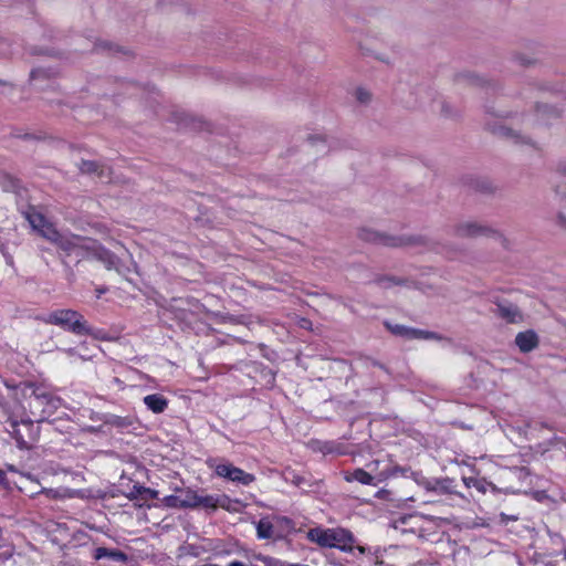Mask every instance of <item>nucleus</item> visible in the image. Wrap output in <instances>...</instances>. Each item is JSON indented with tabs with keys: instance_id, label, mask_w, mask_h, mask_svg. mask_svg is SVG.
<instances>
[{
	"instance_id": "obj_27",
	"label": "nucleus",
	"mask_w": 566,
	"mask_h": 566,
	"mask_svg": "<svg viewBox=\"0 0 566 566\" xmlns=\"http://www.w3.org/2000/svg\"><path fill=\"white\" fill-rule=\"evenodd\" d=\"M42 493H44L46 496L52 497V499L62 496L61 492L59 490H54V489H44L42 491Z\"/></svg>"
},
{
	"instance_id": "obj_8",
	"label": "nucleus",
	"mask_w": 566,
	"mask_h": 566,
	"mask_svg": "<svg viewBox=\"0 0 566 566\" xmlns=\"http://www.w3.org/2000/svg\"><path fill=\"white\" fill-rule=\"evenodd\" d=\"M566 112V97L562 108L555 107V105H537L535 114L523 116L522 122L526 125H534L538 123H545L551 117H556Z\"/></svg>"
},
{
	"instance_id": "obj_21",
	"label": "nucleus",
	"mask_w": 566,
	"mask_h": 566,
	"mask_svg": "<svg viewBox=\"0 0 566 566\" xmlns=\"http://www.w3.org/2000/svg\"><path fill=\"white\" fill-rule=\"evenodd\" d=\"M35 400L41 405L45 403L51 406L52 408H57V406L60 405V399L49 394H36Z\"/></svg>"
},
{
	"instance_id": "obj_13",
	"label": "nucleus",
	"mask_w": 566,
	"mask_h": 566,
	"mask_svg": "<svg viewBox=\"0 0 566 566\" xmlns=\"http://www.w3.org/2000/svg\"><path fill=\"white\" fill-rule=\"evenodd\" d=\"M496 314L511 324L523 322V314L518 307L509 302L499 303L496 305Z\"/></svg>"
},
{
	"instance_id": "obj_5",
	"label": "nucleus",
	"mask_w": 566,
	"mask_h": 566,
	"mask_svg": "<svg viewBox=\"0 0 566 566\" xmlns=\"http://www.w3.org/2000/svg\"><path fill=\"white\" fill-rule=\"evenodd\" d=\"M433 523H436L434 518H428L420 514H410L395 520L392 526L400 533H413L419 537H424V532L428 530L426 525Z\"/></svg>"
},
{
	"instance_id": "obj_32",
	"label": "nucleus",
	"mask_w": 566,
	"mask_h": 566,
	"mask_svg": "<svg viewBox=\"0 0 566 566\" xmlns=\"http://www.w3.org/2000/svg\"><path fill=\"white\" fill-rule=\"evenodd\" d=\"M8 470L11 471V472H15V468L12 464L8 465Z\"/></svg>"
},
{
	"instance_id": "obj_7",
	"label": "nucleus",
	"mask_w": 566,
	"mask_h": 566,
	"mask_svg": "<svg viewBox=\"0 0 566 566\" xmlns=\"http://www.w3.org/2000/svg\"><path fill=\"white\" fill-rule=\"evenodd\" d=\"M9 432L21 449L29 448L30 442L36 438L33 421L30 419L22 420L20 423L12 422Z\"/></svg>"
},
{
	"instance_id": "obj_31",
	"label": "nucleus",
	"mask_w": 566,
	"mask_h": 566,
	"mask_svg": "<svg viewBox=\"0 0 566 566\" xmlns=\"http://www.w3.org/2000/svg\"><path fill=\"white\" fill-rule=\"evenodd\" d=\"M229 566H244V565L240 562H231Z\"/></svg>"
},
{
	"instance_id": "obj_18",
	"label": "nucleus",
	"mask_w": 566,
	"mask_h": 566,
	"mask_svg": "<svg viewBox=\"0 0 566 566\" xmlns=\"http://www.w3.org/2000/svg\"><path fill=\"white\" fill-rule=\"evenodd\" d=\"M182 509H196L198 492L187 489L182 491L180 494Z\"/></svg>"
},
{
	"instance_id": "obj_19",
	"label": "nucleus",
	"mask_w": 566,
	"mask_h": 566,
	"mask_svg": "<svg viewBox=\"0 0 566 566\" xmlns=\"http://www.w3.org/2000/svg\"><path fill=\"white\" fill-rule=\"evenodd\" d=\"M256 532L260 538H271L273 536V525L269 520L262 518L256 525Z\"/></svg>"
},
{
	"instance_id": "obj_29",
	"label": "nucleus",
	"mask_w": 566,
	"mask_h": 566,
	"mask_svg": "<svg viewBox=\"0 0 566 566\" xmlns=\"http://www.w3.org/2000/svg\"><path fill=\"white\" fill-rule=\"evenodd\" d=\"M464 483L468 486H475V488H478V482L474 479H472V478L464 479Z\"/></svg>"
},
{
	"instance_id": "obj_11",
	"label": "nucleus",
	"mask_w": 566,
	"mask_h": 566,
	"mask_svg": "<svg viewBox=\"0 0 566 566\" xmlns=\"http://www.w3.org/2000/svg\"><path fill=\"white\" fill-rule=\"evenodd\" d=\"M24 218L28 220L33 230L38 231L43 238H45V231L49 229H55L45 217L40 213L34 207H29L24 212Z\"/></svg>"
},
{
	"instance_id": "obj_24",
	"label": "nucleus",
	"mask_w": 566,
	"mask_h": 566,
	"mask_svg": "<svg viewBox=\"0 0 566 566\" xmlns=\"http://www.w3.org/2000/svg\"><path fill=\"white\" fill-rule=\"evenodd\" d=\"M140 491H142V495H143V501H147L149 499H155L158 495L157 491L151 490L149 488L143 486V488H140Z\"/></svg>"
},
{
	"instance_id": "obj_12",
	"label": "nucleus",
	"mask_w": 566,
	"mask_h": 566,
	"mask_svg": "<svg viewBox=\"0 0 566 566\" xmlns=\"http://www.w3.org/2000/svg\"><path fill=\"white\" fill-rule=\"evenodd\" d=\"M391 332L395 335L402 336L410 339H440L441 337L437 336L434 333L409 328L403 325H395L390 327Z\"/></svg>"
},
{
	"instance_id": "obj_6",
	"label": "nucleus",
	"mask_w": 566,
	"mask_h": 566,
	"mask_svg": "<svg viewBox=\"0 0 566 566\" xmlns=\"http://www.w3.org/2000/svg\"><path fill=\"white\" fill-rule=\"evenodd\" d=\"M454 233L460 238L494 237L499 234V232L490 226L474 220L458 223L454 228Z\"/></svg>"
},
{
	"instance_id": "obj_17",
	"label": "nucleus",
	"mask_w": 566,
	"mask_h": 566,
	"mask_svg": "<svg viewBox=\"0 0 566 566\" xmlns=\"http://www.w3.org/2000/svg\"><path fill=\"white\" fill-rule=\"evenodd\" d=\"M94 557H95V559H102V558H105V557H109V558H113V559L118 560V562H125L126 560V555L124 553H122L119 551H109V549H107L105 547L96 548Z\"/></svg>"
},
{
	"instance_id": "obj_28",
	"label": "nucleus",
	"mask_w": 566,
	"mask_h": 566,
	"mask_svg": "<svg viewBox=\"0 0 566 566\" xmlns=\"http://www.w3.org/2000/svg\"><path fill=\"white\" fill-rule=\"evenodd\" d=\"M556 223L566 230V214L564 212H558L556 216Z\"/></svg>"
},
{
	"instance_id": "obj_15",
	"label": "nucleus",
	"mask_w": 566,
	"mask_h": 566,
	"mask_svg": "<svg viewBox=\"0 0 566 566\" xmlns=\"http://www.w3.org/2000/svg\"><path fill=\"white\" fill-rule=\"evenodd\" d=\"M143 401L147 409L154 413H161L168 407V400L159 394L147 395L144 397Z\"/></svg>"
},
{
	"instance_id": "obj_10",
	"label": "nucleus",
	"mask_w": 566,
	"mask_h": 566,
	"mask_svg": "<svg viewBox=\"0 0 566 566\" xmlns=\"http://www.w3.org/2000/svg\"><path fill=\"white\" fill-rule=\"evenodd\" d=\"M232 505V500L226 495H212V494H199L196 507H203L209 510H216L218 507L230 510Z\"/></svg>"
},
{
	"instance_id": "obj_25",
	"label": "nucleus",
	"mask_w": 566,
	"mask_h": 566,
	"mask_svg": "<svg viewBox=\"0 0 566 566\" xmlns=\"http://www.w3.org/2000/svg\"><path fill=\"white\" fill-rule=\"evenodd\" d=\"M500 134H503V135H506V136H512L513 138H516V139H522V143H525L527 144L530 142L528 138H525V137H522L521 135H517L513 132V129L511 128H501L500 130Z\"/></svg>"
},
{
	"instance_id": "obj_16",
	"label": "nucleus",
	"mask_w": 566,
	"mask_h": 566,
	"mask_svg": "<svg viewBox=\"0 0 566 566\" xmlns=\"http://www.w3.org/2000/svg\"><path fill=\"white\" fill-rule=\"evenodd\" d=\"M346 481H357L365 485L374 484V478L370 473L366 472L363 469H356L353 473L345 476Z\"/></svg>"
},
{
	"instance_id": "obj_3",
	"label": "nucleus",
	"mask_w": 566,
	"mask_h": 566,
	"mask_svg": "<svg viewBox=\"0 0 566 566\" xmlns=\"http://www.w3.org/2000/svg\"><path fill=\"white\" fill-rule=\"evenodd\" d=\"M44 323L56 325L64 331L76 335L90 334L91 328L87 326L83 315L74 310H56L49 313L44 318Z\"/></svg>"
},
{
	"instance_id": "obj_33",
	"label": "nucleus",
	"mask_w": 566,
	"mask_h": 566,
	"mask_svg": "<svg viewBox=\"0 0 566 566\" xmlns=\"http://www.w3.org/2000/svg\"><path fill=\"white\" fill-rule=\"evenodd\" d=\"M97 292H98V296H99V295H101L102 293H104L105 291H104V290H97Z\"/></svg>"
},
{
	"instance_id": "obj_1",
	"label": "nucleus",
	"mask_w": 566,
	"mask_h": 566,
	"mask_svg": "<svg viewBox=\"0 0 566 566\" xmlns=\"http://www.w3.org/2000/svg\"><path fill=\"white\" fill-rule=\"evenodd\" d=\"M45 239L69 254L74 253L77 256H85L86 253L92 254L103 262L106 269L115 270L120 274L125 272L118 258L105 248L96 245L95 241L71 233H61L56 229L46 230Z\"/></svg>"
},
{
	"instance_id": "obj_30",
	"label": "nucleus",
	"mask_w": 566,
	"mask_h": 566,
	"mask_svg": "<svg viewBox=\"0 0 566 566\" xmlns=\"http://www.w3.org/2000/svg\"><path fill=\"white\" fill-rule=\"evenodd\" d=\"M64 353L67 354L69 356H75L76 354L74 348L64 349Z\"/></svg>"
},
{
	"instance_id": "obj_14",
	"label": "nucleus",
	"mask_w": 566,
	"mask_h": 566,
	"mask_svg": "<svg viewBox=\"0 0 566 566\" xmlns=\"http://www.w3.org/2000/svg\"><path fill=\"white\" fill-rule=\"evenodd\" d=\"M537 334L532 331L521 332L515 336V344L522 353H530L538 346Z\"/></svg>"
},
{
	"instance_id": "obj_4",
	"label": "nucleus",
	"mask_w": 566,
	"mask_h": 566,
	"mask_svg": "<svg viewBox=\"0 0 566 566\" xmlns=\"http://www.w3.org/2000/svg\"><path fill=\"white\" fill-rule=\"evenodd\" d=\"M207 465L217 476L233 483L249 485L255 480L253 474L243 471L227 460L208 459Z\"/></svg>"
},
{
	"instance_id": "obj_23",
	"label": "nucleus",
	"mask_w": 566,
	"mask_h": 566,
	"mask_svg": "<svg viewBox=\"0 0 566 566\" xmlns=\"http://www.w3.org/2000/svg\"><path fill=\"white\" fill-rule=\"evenodd\" d=\"M164 502L169 507L182 509L179 495H168L164 499Z\"/></svg>"
},
{
	"instance_id": "obj_2",
	"label": "nucleus",
	"mask_w": 566,
	"mask_h": 566,
	"mask_svg": "<svg viewBox=\"0 0 566 566\" xmlns=\"http://www.w3.org/2000/svg\"><path fill=\"white\" fill-rule=\"evenodd\" d=\"M306 537L323 548H337L345 553H350L354 548H357L360 554L366 552L364 546L355 547L354 535L348 530L342 527L324 528L318 526L310 528Z\"/></svg>"
},
{
	"instance_id": "obj_26",
	"label": "nucleus",
	"mask_w": 566,
	"mask_h": 566,
	"mask_svg": "<svg viewBox=\"0 0 566 566\" xmlns=\"http://www.w3.org/2000/svg\"><path fill=\"white\" fill-rule=\"evenodd\" d=\"M140 488H143V486L142 485H134L133 489L129 492L128 497L130 500H143Z\"/></svg>"
},
{
	"instance_id": "obj_9",
	"label": "nucleus",
	"mask_w": 566,
	"mask_h": 566,
	"mask_svg": "<svg viewBox=\"0 0 566 566\" xmlns=\"http://www.w3.org/2000/svg\"><path fill=\"white\" fill-rule=\"evenodd\" d=\"M360 238L369 242H376L388 247H402L411 243L409 238L390 237L368 229L361 230Z\"/></svg>"
},
{
	"instance_id": "obj_22",
	"label": "nucleus",
	"mask_w": 566,
	"mask_h": 566,
	"mask_svg": "<svg viewBox=\"0 0 566 566\" xmlns=\"http://www.w3.org/2000/svg\"><path fill=\"white\" fill-rule=\"evenodd\" d=\"M355 97L356 99L361 103V104H367L370 102L371 99V94L368 90L364 88V87H358L356 91H355Z\"/></svg>"
},
{
	"instance_id": "obj_20",
	"label": "nucleus",
	"mask_w": 566,
	"mask_h": 566,
	"mask_svg": "<svg viewBox=\"0 0 566 566\" xmlns=\"http://www.w3.org/2000/svg\"><path fill=\"white\" fill-rule=\"evenodd\" d=\"M80 169H81V171L86 172V174H95L96 172L101 177L104 174V169L101 168L96 161H91V160L82 161L80 165Z\"/></svg>"
}]
</instances>
